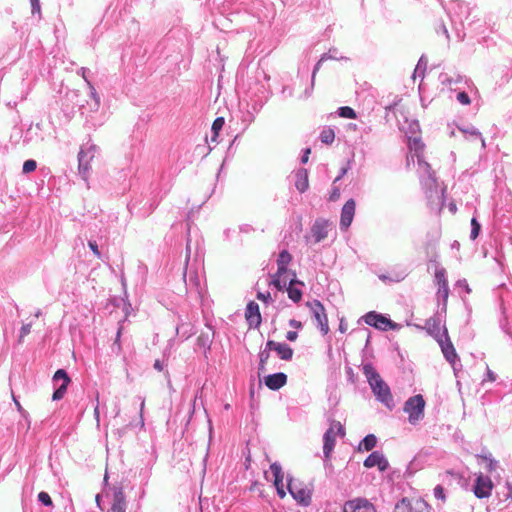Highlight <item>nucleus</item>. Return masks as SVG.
Here are the masks:
<instances>
[{
  "label": "nucleus",
  "mask_w": 512,
  "mask_h": 512,
  "mask_svg": "<svg viewBox=\"0 0 512 512\" xmlns=\"http://www.w3.org/2000/svg\"><path fill=\"white\" fill-rule=\"evenodd\" d=\"M446 312L445 305L437 308V311L425 321L424 326L418 325V329L425 330L427 335L438 343L446 361L454 365L458 355L446 327Z\"/></svg>",
  "instance_id": "obj_1"
},
{
  "label": "nucleus",
  "mask_w": 512,
  "mask_h": 512,
  "mask_svg": "<svg viewBox=\"0 0 512 512\" xmlns=\"http://www.w3.org/2000/svg\"><path fill=\"white\" fill-rule=\"evenodd\" d=\"M418 172H421V186L425 195L427 208L431 213L439 215L445 204V188L436 177L430 164L418 155Z\"/></svg>",
  "instance_id": "obj_2"
},
{
  "label": "nucleus",
  "mask_w": 512,
  "mask_h": 512,
  "mask_svg": "<svg viewBox=\"0 0 512 512\" xmlns=\"http://www.w3.org/2000/svg\"><path fill=\"white\" fill-rule=\"evenodd\" d=\"M363 374L367 378V381L376 398L384 403L387 407H390L392 402L390 388L381 378L375 368L371 364H365L363 366Z\"/></svg>",
  "instance_id": "obj_3"
},
{
  "label": "nucleus",
  "mask_w": 512,
  "mask_h": 512,
  "mask_svg": "<svg viewBox=\"0 0 512 512\" xmlns=\"http://www.w3.org/2000/svg\"><path fill=\"white\" fill-rule=\"evenodd\" d=\"M434 269V282L437 284L438 289L436 292V298L438 302V308L445 305V311H447V302L449 296L448 281L446 278V270L443 268L439 261L433 260V265H428V269Z\"/></svg>",
  "instance_id": "obj_4"
},
{
  "label": "nucleus",
  "mask_w": 512,
  "mask_h": 512,
  "mask_svg": "<svg viewBox=\"0 0 512 512\" xmlns=\"http://www.w3.org/2000/svg\"><path fill=\"white\" fill-rule=\"evenodd\" d=\"M98 153V146L93 143H87L82 146L78 153V170L85 181H88L91 171V163Z\"/></svg>",
  "instance_id": "obj_5"
},
{
  "label": "nucleus",
  "mask_w": 512,
  "mask_h": 512,
  "mask_svg": "<svg viewBox=\"0 0 512 512\" xmlns=\"http://www.w3.org/2000/svg\"><path fill=\"white\" fill-rule=\"evenodd\" d=\"M291 261L292 256L287 250L280 252L277 259L278 269L277 272L273 275L272 280V284L280 291L286 286L288 282L284 275L290 272L288 270V265Z\"/></svg>",
  "instance_id": "obj_6"
},
{
  "label": "nucleus",
  "mask_w": 512,
  "mask_h": 512,
  "mask_svg": "<svg viewBox=\"0 0 512 512\" xmlns=\"http://www.w3.org/2000/svg\"><path fill=\"white\" fill-rule=\"evenodd\" d=\"M345 436V429L339 421H332L329 429L323 436V452L325 458H329L336 443L337 436Z\"/></svg>",
  "instance_id": "obj_7"
},
{
  "label": "nucleus",
  "mask_w": 512,
  "mask_h": 512,
  "mask_svg": "<svg viewBox=\"0 0 512 512\" xmlns=\"http://www.w3.org/2000/svg\"><path fill=\"white\" fill-rule=\"evenodd\" d=\"M441 236L440 225L437 223L427 234L425 244V252L429 261V265H433V260L438 261L437 243Z\"/></svg>",
  "instance_id": "obj_8"
},
{
  "label": "nucleus",
  "mask_w": 512,
  "mask_h": 512,
  "mask_svg": "<svg viewBox=\"0 0 512 512\" xmlns=\"http://www.w3.org/2000/svg\"><path fill=\"white\" fill-rule=\"evenodd\" d=\"M363 320L367 325L383 331L395 328V324L390 319L386 318L382 314L376 313L375 311L365 314L363 316Z\"/></svg>",
  "instance_id": "obj_9"
},
{
  "label": "nucleus",
  "mask_w": 512,
  "mask_h": 512,
  "mask_svg": "<svg viewBox=\"0 0 512 512\" xmlns=\"http://www.w3.org/2000/svg\"><path fill=\"white\" fill-rule=\"evenodd\" d=\"M307 305L312 310L320 331L322 332L323 335H326L329 332V324L324 306L318 300H314L313 302L307 303Z\"/></svg>",
  "instance_id": "obj_10"
},
{
  "label": "nucleus",
  "mask_w": 512,
  "mask_h": 512,
  "mask_svg": "<svg viewBox=\"0 0 512 512\" xmlns=\"http://www.w3.org/2000/svg\"><path fill=\"white\" fill-rule=\"evenodd\" d=\"M492 490L493 482L488 476L480 474L476 477L473 492L477 498H488L491 495Z\"/></svg>",
  "instance_id": "obj_11"
},
{
  "label": "nucleus",
  "mask_w": 512,
  "mask_h": 512,
  "mask_svg": "<svg viewBox=\"0 0 512 512\" xmlns=\"http://www.w3.org/2000/svg\"><path fill=\"white\" fill-rule=\"evenodd\" d=\"M344 512H376L374 505L365 498H355L344 504Z\"/></svg>",
  "instance_id": "obj_12"
},
{
  "label": "nucleus",
  "mask_w": 512,
  "mask_h": 512,
  "mask_svg": "<svg viewBox=\"0 0 512 512\" xmlns=\"http://www.w3.org/2000/svg\"><path fill=\"white\" fill-rule=\"evenodd\" d=\"M356 210V203L353 199H349L342 207L340 217V228L347 230L354 218Z\"/></svg>",
  "instance_id": "obj_13"
},
{
  "label": "nucleus",
  "mask_w": 512,
  "mask_h": 512,
  "mask_svg": "<svg viewBox=\"0 0 512 512\" xmlns=\"http://www.w3.org/2000/svg\"><path fill=\"white\" fill-rule=\"evenodd\" d=\"M469 14V7L466 3L461 1H454L449 8V16L452 22H459L463 24L464 17L467 19Z\"/></svg>",
  "instance_id": "obj_14"
},
{
  "label": "nucleus",
  "mask_w": 512,
  "mask_h": 512,
  "mask_svg": "<svg viewBox=\"0 0 512 512\" xmlns=\"http://www.w3.org/2000/svg\"><path fill=\"white\" fill-rule=\"evenodd\" d=\"M332 223L325 219H317L312 228L311 234L314 238V243H319L328 236V230L331 228Z\"/></svg>",
  "instance_id": "obj_15"
},
{
  "label": "nucleus",
  "mask_w": 512,
  "mask_h": 512,
  "mask_svg": "<svg viewBox=\"0 0 512 512\" xmlns=\"http://www.w3.org/2000/svg\"><path fill=\"white\" fill-rule=\"evenodd\" d=\"M53 380L55 382H57L59 380L62 381V384L60 385V387L52 395V399L54 401H58L64 397V395L67 391V387H68L69 383L71 382V379L64 369H59L55 372V374L53 376Z\"/></svg>",
  "instance_id": "obj_16"
},
{
  "label": "nucleus",
  "mask_w": 512,
  "mask_h": 512,
  "mask_svg": "<svg viewBox=\"0 0 512 512\" xmlns=\"http://www.w3.org/2000/svg\"><path fill=\"white\" fill-rule=\"evenodd\" d=\"M266 348L268 350L277 352V355L282 360L288 361L292 359L293 349L286 343H279L274 340H268L266 343Z\"/></svg>",
  "instance_id": "obj_17"
},
{
  "label": "nucleus",
  "mask_w": 512,
  "mask_h": 512,
  "mask_svg": "<svg viewBox=\"0 0 512 512\" xmlns=\"http://www.w3.org/2000/svg\"><path fill=\"white\" fill-rule=\"evenodd\" d=\"M245 318L250 327H259L261 324V314L259 306L254 301L248 303L245 310Z\"/></svg>",
  "instance_id": "obj_18"
},
{
  "label": "nucleus",
  "mask_w": 512,
  "mask_h": 512,
  "mask_svg": "<svg viewBox=\"0 0 512 512\" xmlns=\"http://www.w3.org/2000/svg\"><path fill=\"white\" fill-rule=\"evenodd\" d=\"M364 466L366 468L378 467L380 471H385L388 468V461L382 453L375 451L365 459Z\"/></svg>",
  "instance_id": "obj_19"
},
{
  "label": "nucleus",
  "mask_w": 512,
  "mask_h": 512,
  "mask_svg": "<svg viewBox=\"0 0 512 512\" xmlns=\"http://www.w3.org/2000/svg\"><path fill=\"white\" fill-rule=\"evenodd\" d=\"M270 471L274 477L273 483L277 490V494L281 499H283L286 496V492L284 490L283 473L281 466L277 463H273L270 466Z\"/></svg>",
  "instance_id": "obj_20"
},
{
  "label": "nucleus",
  "mask_w": 512,
  "mask_h": 512,
  "mask_svg": "<svg viewBox=\"0 0 512 512\" xmlns=\"http://www.w3.org/2000/svg\"><path fill=\"white\" fill-rule=\"evenodd\" d=\"M287 382V376L284 373H275L265 378V385L271 390H278Z\"/></svg>",
  "instance_id": "obj_21"
},
{
  "label": "nucleus",
  "mask_w": 512,
  "mask_h": 512,
  "mask_svg": "<svg viewBox=\"0 0 512 512\" xmlns=\"http://www.w3.org/2000/svg\"><path fill=\"white\" fill-rule=\"evenodd\" d=\"M107 512H126V499L121 489L114 492L111 508Z\"/></svg>",
  "instance_id": "obj_22"
},
{
  "label": "nucleus",
  "mask_w": 512,
  "mask_h": 512,
  "mask_svg": "<svg viewBox=\"0 0 512 512\" xmlns=\"http://www.w3.org/2000/svg\"><path fill=\"white\" fill-rule=\"evenodd\" d=\"M292 278L289 280V286L287 288L288 296L289 298L294 302H299L302 298V291L296 287H294L295 284H303L302 282L295 279L296 274L295 272H291Z\"/></svg>",
  "instance_id": "obj_23"
},
{
  "label": "nucleus",
  "mask_w": 512,
  "mask_h": 512,
  "mask_svg": "<svg viewBox=\"0 0 512 512\" xmlns=\"http://www.w3.org/2000/svg\"><path fill=\"white\" fill-rule=\"evenodd\" d=\"M459 130L471 140H479L481 141L482 148L485 149L486 143L484 138L482 137L481 132L474 126H469L466 128H459Z\"/></svg>",
  "instance_id": "obj_24"
},
{
  "label": "nucleus",
  "mask_w": 512,
  "mask_h": 512,
  "mask_svg": "<svg viewBox=\"0 0 512 512\" xmlns=\"http://www.w3.org/2000/svg\"><path fill=\"white\" fill-rule=\"evenodd\" d=\"M476 457L486 462V470L488 472H493L496 470L498 466V461L495 460L492 457V454L487 450H482V452L480 454H477Z\"/></svg>",
  "instance_id": "obj_25"
},
{
  "label": "nucleus",
  "mask_w": 512,
  "mask_h": 512,
  "mask_svg": "<svg viewBox=\"0 0 512 512\" xmlns=\"http://www.w3.org/2000/svg\"><path fill=\"white\" fill-rule=\"evenodd\" d=\"M296 188L301 192H305L309 187L308 172L306 169H301L297 172Z\"/></svg>",
  "instance_id": "obj_26"
},
{
  "label": "nucleus",
  "mask_w": 512,
  "mask_h": 512,
  "mask_svg": "<svg viewBox=\"0 0 512 512\" xmlns=\"http://www.w3.org/2000/svg\"><path fill=\"white\" fill-rule=\"evenodd\" d=\"M404 411L409 414L410 423L414 424L416 421V396L410 397L406 401Z\"/></svg>",
  "instance_id": "obj_27"
},
{
  "label": "nucleus",
  "mask_w": 512,
  "mask_h": 512,
  "mask_svg": "<svg viewBox=\"0 0 512 512\" xmlns=\"http://www.w3.org/2000/svg\"><path fill=\"white\" fill-rule=\"evenodd\" d=\"M438 79L442 85H446V86H450V87L452 85H457L464 80V78L460 75H457V77L453 78V77L449 76L447 73H440Z\"/></svg>",
  "instance_id": "obj_28"
},
{
  "label": "nucleus",
  "mask_w": 512,
  "mask_h": 512,
  "mask_svg": "<svg viewBox=\"0 0 512 512\" xmlns=\"http://www.w3.org/2000/svg\"><path fill=\"white\" fill-rule=\"evenodd\" d=\"M377 444V439L375 435L369 434L367 435L360 443V448H363L365 451L372 450Z\"/></svg>",
  "instance_id": "obj_29"
},
{
  "label": "nucleus",
  "mask_w": 512,
  "mask_h": 512,
  "mask_svg": "<svg viewBox=\"0 0 512 512\" xmlns=\"http://www.w3.org/2000/svg\"><path fill=\"white\" fill-rule=\"evenodd\" d=\"M223 125H224V118L223 117H218L216 118L213 123H212V132H213V136L211 137V141L212 142H216L217 141V137L219 135V132L222 130L223 128Z\"/></svg>",
  "instance_id": "obj_30"
},
{
  "label": "nucleus",
  "mask_w": 512,
  "mask_h": 512,
  "mask_svg": "<svg viewBox=\"0 0 512 512\" xmlns=\"http://www.w3.org/2000/svg\"><path fill=\"white\" fill-rule=\"evenodd\" d=\"M320 139L325 144L333 143V141L335 139V132H334V130L331 129V128H325L321 132V134H320Z\"/></svg>",
  "instance_id": "obj_31"
},
{
  "label": "nucleus",
  "mask_w": 512,
  "mask_h": 512,
  "mask_svg": "<svg viewBox=\"0 0 512 512\" xmlns=\"http://www.w3.org/2000/svg\"><path fill=\"white\" fill-rule=\"evenodd\" d=\"M395 512H412V504L408 498H403L395 506Z\"/></svg>",
  "instance_id": "obj_32"
},
{
  "label": "nucleus",
  "mask_w": 512,
  "mask_h": 512,
  "mask_svg": "<svg viewBox=\"0 0 512 512\" xmlns=\"http://www.w3.org/2000/svg\"><path fill=\"white\" fill-rule=\"evenodd\" d=\"M480 230H481V225L480 223L478 222V220L476 219V217H473L471 219V232H470V239L471 240H475L479 233H480Z\"/></svg>",
  "instance_id": "obj_33"
},
{
  "label": "nucleus",
  "mask_w": 512,
  "mask_h": 512,
  "mask_svg": "<svg viewBox=\"0 0 512 512\" xmlns=\"http://www.w3.org/2000/svg\"><path fill=\"white\" fill-rule=\"evenodd\" d=\"M339 116L343 118L355 119L357 117L356 112L349 106H343L339 108Z\"/></svg>",
  "instance_id": "obj_34"
},
{
  "label": "nucleus",
  "mask_w": 512,
  "mask_h": 512,
  "mask_svg": "<svg viewBox=\"0 0 512 512\" xmlns=\"http://www.w3.org/2000/svg\"><path fill=\"white\" fill-rule=\"evenodd\" d=\"M433 495L437 500L441 501L442 503L446 501V494L442 485L435 486V488L433 489Z\"/></svg>",
  "instance_id": "obj_35"
},
{
  "label": "nucleus",
  "mask_w": 512,
  "mask_h": 512,
  "mask_svg": "<svg viewBox=\"0 0 512 512\" xmlns=\"http://www.w3.org/2000/svg\"><path fill=\"white\" fill-rule=\"evenodd\" d=\"M122 333H123V325H120L118 330H117L116 337H115V340H114V343H113V347L116 348V352L117 353L122 351V345H121Z\"/></svg>",
  "instance_id": "obj_36"
},
{
  "label": "nucleus",
  "mask_w": 512,
  "mask_h": 512,
  "mask_svg": "<svg viewBox=\"0 0 512 512\" xmlns=\"http://www.w3.org/2000/svg\"><path fill=\"white\" fill-rule=\"evenodd\" d=\"M288 489L293 497L301 502H304L306 499H309V495H307L304 491L294 492L291 483H288Z\"/></svg>",
  "instance_id": "obj_37"
},
{
  "label": "nucleus",
  "mask_w": 512,
  "mask_h": 512,
  "mask_svg": "<svg viewBox=\"0 0 512 512\" xmlns=\"http://www.w3.org/2000/svg\"><path fill=\"white\" fill-rule=\"evenodd\" d=\"M36 167H37L36 161L29 159L24 162L22 170H23V173L28 174V173L33 172L36 169Z\"/></svg>",
  "instance_id": "obj_38"
},
{
  "label": "nucleus",
  "mask_w": 512,
  "mask_h": 512,
  "mask_svg": "<svg viewBox=\"0 0 512 512\" xmlns=\"http://www.w3.org/2000/svg\"><path fill=\"white\" fill-rule=\"evenodd\" d=\"M31 328H32V324H24L22 327H21V330H20V335H19V338H18V343L19 344H22L24 342V338L30 334L31 332Z\"/></svg>",
  "instance_id": "obj_39"
},
{
  "label": "nucleus",
  "mask_w": 512,
  "mask_h": 512,
  "mask_svg": "<svg viewBox=\"0 0 512 512\" xmlns=\"http://www.w3.org/2000/svg\"><path fill=\"white\" fill-rule=\"evenodd\" d=\"M456 99L462 105H469L471 103V99L465 91L458 92Z\"/></svg>",
  "instance_id": "obj_40"
},
{
  "label": "nucleus",
  "mask_w": 512,
  "mask_h": 512,
  "mask_svg": "<svg viewBox=\"0 0 512 512\" xmlns=\"http://www.w3.org/2000/svg\"><path fill=\"white\" fill-rule=\"evenodd\" d=\"M38 499L45 506H52L53 505L52 499H51L50 495L47 492H44V491L40 492L38 494Z\"/></svg>",
  "instance_id": "obj_41"
},
{
  "label": "nucleus",
  "mask_w": 512,
  "mask_h": 512,
  "mask_svg": "<svg viewBox=\"0 0 512 512\" xmlns=\"http://www.w3.org/2000/svg\"><path fill=\"white\" fill-rule=\"evenodd\" d=\"M434 512L433 508L422 498H418V512Z\"/></svg>",
  "instance_id": "obj_42"
},
{
  "label": "nucleus",
  "mask_w": 512,
  "mask_h": 512,
  "mask_svg": "<svg viewBox=\"0 0 512 512\" xmlns=\"http://www.w3.org/2000/svg\"><path fill=\"white\" fill-rule=\"evenodd\" d=\"M271 350H268L266 347H265V350H263L261 353H260V363H259V369H264V366L265 364L267 363L269 357H270V352Z\"/></svg>",
  "instance_id": "obj_43"
},
{
  "label": "nucleus",
  "mask_w": 512,
  "mask_h": 512,
  "mask_svg": "<svg viewBox=\"0 0 512 512\" xmlns=\"http://www.w3.org/2000/svg\"><path fill=\"white\" fill-rule=\"evenodd\" d=\"M425 400L421 394H418V420L423 416Z\"/></svg>",
  "instance_id": "obj_44"
},
{
  "label": "nucleus",
  "mask_w": 512,
  "mask_h": 512,
  "mask_svg": "<svg viewBox=\"0 0 512 512\" xmlns=\"http://www.w3.org/2000/svg\"><path fill=\"white\" fill-rule=\"evenodd\" d=\"M456 287L462 288L466 294H469L471 292V289L466 281V279H460L456 282Z\"/></svg>",
  "instance_id": "obj_45"
},
{
  "label": "nucleus",
  "mask_w": 512,
  "mask_h": 512,
  "mask_svg": "<svg viewBox=\"0 0 512 512\" xmlns=\"http://www.w3.org/2000/svg\"><path fill=\"white\" fill-rule=\"evenodd\" d=\"M330 58H331V57H330V56H327L326 54H325V55H323V56L320 58V60L317 62L316 66H315V68H314V70H313V74H312V82L314 81V79H315V75H316V73L318 72V70L320 69V66L322 65V63H323L325 60L330 59Z\"/></svg>",
  "instance_id": "obj_46"
},
{
  "label": "nucleus",
  "mask_w": 512,
  "mask_h": 512,
  "mask_svg": "<svg viewBox=\"0 0 512 512\" xmlns=\"http://www.w3.org/2000/svg\"><path fill=\"white\" fill-rule=\"evenodd\" d=\"M427 64H428V60H427V58H426L424 55H422V56L418 59V64H417L418 71H419V70H423V73H424V72H425V70H426Z\"/></svg>",
  "instance_id": "obj_47"
},
{
  "label": "nucleus",
  "mask_w": 512,
  "mask_h": 512,
  "mask_svg": "<svg viewBox=\"0 0 512 512\" xmlns=\"http://www.w3.org/2000/svg\"><path fill=\"white\" fill-rule=\"evenodd\" d=\"M90 249L93 251L94 255L97 257V258H101V253L98 249V245L95 241H89L88 243Z\"/></svg>",
  "instance_id": "obj_48"
},
{
  "label": "nucleus",
  "mask_w": 512,
  "mask_h": 512,
  "mask_svg": "<svg viewBox=\"0 0 512 512\" xmlns=\"http://www.w3.org/2000/svg\"><path fill=\"white\" fill-rule=\"evenodd\" d=\"M340 197V190L339 188L335 187L332 189L331 193H330V196H329V200L330 201H336L338 200Z\"/></svg>",
  "instance_id": "obj_49"
},
{
  "label": "nucleus",
  "mask_w": 512,
  "mask_h": 512,
  "mask_svg": "<svg viewBox=\"0 0 512 512\" xmlns=\"http://www.w3.org/2000/svg\"><path fill=\"white\" fill-rule=\"evenodd\" d=\"M486 380H489L491 382L496 380V374L489 368L487 369L486 377L483 379V381H486Z\"/></svg>",
  "instance_id": "obj_50"
},
{
  "label": "nucleus",
  "mask_w": 512,
  "mask_h": 512,
  "mask_svg": "<svg viewBox=\"0 0 512 512\" xmlns=\"http://www.w3.org/2000/svg\"><path fill=\"white\" fill-rule=\"evenodd\" d=\"M33 13H40V2L39 0H30Z\"/></svg>",
  "instance_id": "obj_51"
},
{
  "label": "nucleus",
  "mask_w": 512,
  "mask_h": 512,
  "mask_svg": "<svg viewBox=\"0 0 512 512\" xmlns=\"http://www.w3.org/2000/svg\"><path fill=\"white\" fill-rule=\"evenodd\" d=\"M286 338H287V340L294 342L297 340L298 334L296 331H288L286 334Z\"/></svg>",
  "instance_id": "obj_52"
},
{
  "label": "nucleus",
  "mask_w": 512,
  "mask_h": 512,
  "mask_svg": "<svg viewBox=\"0 0 512 512\" xmlns=\"http://www.w3.org/2000/svg\"><path fill=\"white\" fill-rule=\"evenodd\" d=\"M270 297L271 296H270L269 292H266V293L258 292V294H257V298L264 302H267L270 299Z\"/></svg>",
  "instance_id": "obj_53"
},
{
  "label": "nucleus",
  "mask_w": 512,
  "mask_h": 512,
  "mask_svg": "<svg viewBox=\"0 0 512 512\" xmlns=\"http://www.w3.org/2000/svg\"><path fill=\"white\" fill-rule=\"evenodd\" d=\"M289 325L295 329H301L302 328V323L296 319H291L289 321Z\"/></svg>",
  "instance_id": "obj_54"
},
{
  "label": "nucleus",
  "mask_w": 512,
  "mask_h": 512,
  "mask_svg": "<svg viewBox=\"0 0 512 512\" xmlns=\"http://www.w3.org/2000/svg\"><path fill=\"white\" fill-rule=\"evenodd\" d=\"M154 368L159 371V372H162L164 370V365L163 363L160 361V360H155L154 362Z\"/></svg>",
  "instance_id": "obj_55"
},
{
  "label": "nucleus",
  "mask_w": 512,
  "mask_h": 512,
  "mask_svg": "<svg viewBox=\"0 0 512 512\" xmlns=\"http://www.w3.org/2000/svg\"><path fill=\"white\" fill-rule=\"evenodd\" d=\"M311 153L310 148L306 149L304 155L302 156V163H307L309 159V154Z\"/></svg>",
  "instance_id": "obj_56"
},
{
  "label": "nucleus",
  "mask_w": 512,
  "mask_h": 512,
  "mask_svg": "<svg viewBox=\"0 0 512 512\" xmlns=\"http://www.w3.org/2000/svg\"><path fill=\"white\" fill-rule=\"evenodd\" d=\"M408 145H409L410 149L412 150L413 146L416 145V139L411 137V136H409L408 137Z\"/></svg>",
  "instance_id": "obj_57"
},
{
  "label": "nucleus",
  "mask_w": 512,
  "mask_h": 512,
  "mask_svg": "<svg viewBox=\"0 0 512 512\" xmlns=\"http://www.w3.org/2000/svg\"><path fill=\"white\" fill-rule=\"evenodd\" d=\"M92 95L93 97L95 98L96 100V107L98 108L99 107V104H100V98L99 96L97 95V93L95 92V90L92 91Z\"/></svg>",
  "instance_id": "obj_58"
},
{
  "label": "nucleus",
  "mask_w": 512,
  "mask_h": 512,
  "mask_svg": "<svg viewBox=\"0 0 512 512\" xmlns=\"http://www.w3.org/2000/svg\"><path fill=\"white\" fill-rule=\"evenodd\" d=\"M506 486H507V488H508V490H509V494H508V496H507V497H508V498H510V499L512 500V484H511V483H509V482H507V483H506Z\"/></svg>",
  "instance_id": "obj_59"
},
{
  "label": "nucleus",
  "mask_w": 512,
  "mask_h": 512,
  "mask_svg": "<svg viewBox=\"0 0 512 512\" xmlns=\"http://www.w3.org/2000/svg\"><path fill=\"white\" fill-rule=\"evenodd\" d=\"M440 28H441V30H442V32H443V34H444L447 38H449V34H448V30H447L446 26H445L444 24H441Z\"/></svg>",
  "instance_id": "obj_60"
},
{
  "label": "nucleus",
  "mask_w": 512,
  "mask_h": 512,
  "mask_svg": "<svg viewBox=\"0 0 512 512\" xmlns=\"http://www.w3.org/2000/svg\"><path fill=\"white\" fill-rule=\"evenodd\" d=\"M144 406H145V401L142 400L141 403H140V415L141 416H142V412H143Z\"/></svg>",
  "instance_id": "obj_61"
},
{
  "label": "nucleus",
  "mask_w": 512,
  "mask_h": 512,
  "mask_svg": "<svg viewBox=\"0 0 512 512\" xmlns=\"http://www.w3.org/2000/svg\"><path fill=\"white\" fill-rule=\"evenodd\" d=\"M420 100H421V105H422L423 107H426V106H427V104H426V103H427V100H425V98H423V97H420Z\"/></svg>",
  "instance_id": "obj_62"
},
{
  "label": "nucleus",
  "mask_w": 512,
  "mask_h": 512,
  "mask_svg": "<svg viewBox=\"0 0 512 512\" xmlns=\"http://www.w3.org/2000/svg\"><path fill=\"white\" fill-rule=\"evenodd\" d=\"M420 100H421V105H422L423 107H426V106H427V104H426V103H427V100H425V98H423V97H420Z\"/></svg>",
  "instance_id": "obj_63"
},
{
  "label": "nucleus",
  "mask_w": 512,
  "mask_h": 512,
  "mask_svg": "<svg viewBox=\"0 0 512 512\" xmlns=\"http://www.w3.org/2000/svg\"><path fill=\"white\" fill-rule=\"evenodd\" d=\"M417 144H418V151L424 147V144L421 142V140L418 138V141H417Z\"/></svg>",
  "instance_id": "obj_64"
}]
</instances>
